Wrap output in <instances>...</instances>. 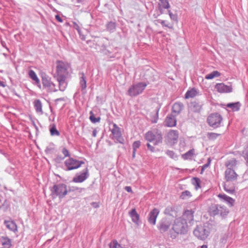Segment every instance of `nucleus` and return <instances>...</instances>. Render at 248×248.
<instances>
[{
	"mask_svg": "<svg viewBox=\"0 0 248 248\" xmlns=\"http://www.w3.org/2000/svg\"><path fill=\"white\" fill-rule=\"evenodd\" d=\"M104 53L107 55L108 57H109V58H114L115 57V55H113L112 56H111L110 54V52L109 51V50H106L104 51Z\"/></svg>",
	"mask_w": 248,
	"mask_h": 248,
	"instance_id": "864d4df0",
	"label": "nucleus"
},
{
	"mask_svg": "<svg viewBox=\"0 0 248 248\" xmlns=\"http://www.w3.org/2000/svg\"><path fill=\"white\" fill-rule=\"evenodd\" d=\"M241 104L239 102L229 103L226 105L227 108H230L233 111H238L240 110Z\"/></svg>",
	"mask_w": 248,
	"mask_h": 248,
	"instance_id": "bb28decb",
	"label": "nucleus"
},
{
	"mask_svg": "<svg viewBox=\"0 0 248 248\" xmlns=\"http://www.w3.org/2000/svg\"><path fill=\"white\" fill-rule=\"evenodd\" d=\"M168 137L171 142H175L178 138V132L177 130H171L168 133Z\"/></svg>",
	"mask_w": 248,
	"mask_h": 248,
	"instance_id": "393cba45",
	"label": "nucleus"
},
{
	"mask_svg": "<svg viewBox=\"0 0 248 248\" xmlns=\"http://www.w3.org/2000/svg\"><path fill=\"white\" fill-rule=\"evenodd\" d=\"M160 2L158 3V10H159L160 14H163L164 13L163 9H169L170 8V5L169 3L168 0H159Z\"/></svg>",
	"mask_w": 248,
	"mask_h": 248,
	"instance_id": "4be33fe9",
	"label": "nucleus"
},
{
	"mask_svg": "<svg viewBox=\"0 0 248 248\" xmlns=\"http://www.w3.org/2000/svg\"><path fill=\"white\" fill-rule=\"evenodd\" d=\"M69 68L70 64L67 62L62 61L56 62L57 80L59 82V90L61 91H64L67 87V84L65 80Z\"/></svg>",
	"mask_w": 248,
	"mask_h": 248,
	"instance_id": "f03ea898",
	"label": "nucleus"
},
{
	"mask_svg": "<svg viewBox=\"0 0 248 248\" xmlns=\"http://www.w3.org/2000/svg\"><path fill=\"white\" fill-rule=\"evenodd\" d=\"M190 108L191 110L194 112H199L202 108V106L196 102H193L191 103Z\"/></svg>",
	"mask_w": 248,
	"mask_h": 248,
	"instance_id": "c756f323",
	"label": "nucleus"
},
{
	"mask_svg": "<svg viewBox=\"0 0 248 248\" xmlns=\"http://www.w3.org/2000/svg\"><path fill=\"white\" fill-rule=\"evenodd\" d=\"M62 153L63 155L64 156L61 158L62 160L64 159L65 158L68 157H70V154L69 151L65 147H63L62 150Z\"/></svg>",
	"mask_w": 248,
	"mask_h": 248,
	"instance_id": "c03bdc74",
	"label": "nucleus"
},
{
	"mask_svg": "<svg viewBox=\"0 0 248 248\" xmlns=\"http://www.w3.org/2000/svg\"><path fill=\"white\" fill-rule=\"evenodd\" d=\"M81 39L82 40H85V36L84 35L82 34L81 33V35H79Z\"/></svg>",
	"mask_w": 248,
	"mask_h": 248,
	"instance_id": "680f3d73",
	"label": "nucleus"
},
{
	"mask_svg": "<svg viewBox=\"0 0 248 248\" xmlns=\"http://www.w3.org/2000/svg\"><path fill=\"white\" fill-rule=\"evenodd\" d=\"M145 138L149 142L154 141V145H157L162 141V137L161 134L155 135L152 131L147 132L145 134Z\"/></svg>",
	"mask_w": 248,
	"mask_h": 248,
	"instance_id": "9d476101",
	"label": "nucleus"
},
{
	"mask_svg": "<svg viewBox=\"0 0 248 248\" xmlns=\"http://www.w3.org/2000/svg\"><path fill=\"white\" fill-rule=\"evenodd\" d=\"M170 225V221L166 218H163L159 223L158 228L161 233L168 230Z\"/></svg>",
	"mask_w": 248,
	"mask_h": 248,
	"instance_id": "f3484780",
	"label": "nucleus"
},
{
	"mask_svg": "<svg viewBox=\"0 0 248 248\" xmlns=\"http://www.w3.org/2000/svg\"><path fill=\"white\" fill-rule=\"evenodd\" d=\"M4 224L6 228L14 232H17V226L14 220H5Z\"/></svg>",
	"mask_w": 248,
	"mask_h": 248,
	"instance_id": "aec40b11",
	"label": "nucleus"
},
{
	"mask_svg": "<svg viewBox=\"0 0 248 248\" xmlns=\"http://www.w3.org/2000/svg\"><path fill=\"white\" fill-rule=\"evenodd\" d=\"M29 77L34 81V84L36 85L40 89L41 88V85L35 72L32 70H30L28 73Z\"/></svg>",
	"mask_w": 248,
	"mask_h": 248,
	"instance_id": "412c9836",
	"label": "nucleus"
},
{
	"mask_svg": "<svg viewBox=\"0 0 248 248\" xmlns=\"http://www.w3.org/2000/svg\"><path fill=\"white\" fill-rule=\"evenodd\" d=\"M129 215L131 217L132 221L137 224L139 220L140 217L139 214L137 213L136 209L135 208L132 209L129 212Z\"/></svg>",
	"mask_w": 248,
	"mask_h": 248,
	"instance_id": "c85d7f7f",
	"label": "nucleus"
},
{
	"mask_svg": "<svg viewBox=\"0 0 248 248\" xmlns=\"http://www.w3.org/2000/svg\"><path fill=\"white\" fill-rule=\"evenodd\" d=\"M208 212L211 216H220L222 218L226 217L229 212L226 206L218 204H212Z\"/></svg>",
	"mask_w": 248,
	"mask_h": 248,
	"instance_id": "20e7f679",
	"label": "nucleus"
},
{
	"mask_svg": "<svg viewBox=\"0 0 248 248\" xmlns=\"http://www.w3.org/2000/svg\"><path fill=\"white\" fill-rule=\"evenodd\" d=\"M198 93L197 90L195 88H193L186 91L185 95V98L186 99L193 98L197 95Z\"/></svg>",
	"mask_w": 248,
	"mask_h": 248,
	"instance_id": "cd10ccee",
	"label": "nucleus"
},
{
	"mask_svg": "<svg viewBox=\"0 0 248 248\" xmlns=\"http://www.w3.org/2000/svg\"><path fill=\"white\" fill-rule=\"evenodd\" d=\"M136 150H133V153H132V157L133 158H135V155H136Z\"/></svg>",
	"mask_w": 248,
	"mask_h": 248,
	"instance_id": "e2e57ef3",
	"label": "nucleus"
},
{
	"mask_svg": "<svg viewBox=\"0 0 248 248\" xmlns=\"http://www.w3.org/2000/svg\"><path fill=\"white\" fill-rule=\"evenodd\" d=\"M33 106L35 111L37 113L40 115H42L43 114V111L42 109V104L39 99H36L34 101Z\"/></svg>",
	"mask_w": 248,
	"mask_h": 248,
	"instance_id": "b1692460",
	"label": "nucleus"
},
{
	"mask_svg": "<svg viewBox=\"0 0 248 248\" xmlns=\"http://www.w3.org/2000/svg\"><path fill=\"white\" fill-rule=\"evenodd\" d=\"M201 248H207V246L205 245H203L201 247Z\"/></svg>",
	"mask_w": 248,
	"mask_h": 248,
	"instance_id": "0e129e2a",
	"label": "nucleus"
},
{
	"mask_svg": "<svg viewBox=\"0 0 248 248\" xmlns=\"http://www.w3.org/2000/svg\"><path fill=\"white\" fill-rule=\"evenodd\" d=\"M41 78L43 88L46 89L47 92H55L58 91L55 84L51 81V78L49 76L46 74H43Z\"/></svg>",
	"mask_w": 248,
	"mask_h": 248,
	"instance_id": "6e6552de",
	"label": "nucleus"
},
{
	"mask_svg": "<svg viewBox=\"0 0 248 248\" xmlns=\"http://www.w3.org/2000/svg\"><path fill=\"white\" fill-rule=\"evenodd\" d=\"M97 133V130L96 129H94L93 131V134H92L93 136V137H95L96 136Z\"/></svg>",
	"mask_w": 248,
	"mask_h": 248,
	"instance_id": "13d9d810",
	"label": "nucleus"
},
{
	"mask_svg": "<svg viewBox=\"0 0 248 248\" xmlns=\"http://www.w3.org/2000/svg\"><path fill=\"white\" fill-rule=\"evenodd\" d=\"M148 83L144 82H139L133 84L129 87L127 94L131 97L138 96L143 93Z\"/></svg>",
	"mask_w": 248,
	"mask_h": 248,
	"instance_id": "39448f33",
	"label": "nucleus"
},
{
	"mask_svg": "<svg viewBox=\"0 0 248 248\" xmlns=\"http://www.w3.org/2000/svg\"><path fill=\"white\" fill-rule=\"evenodd\" d=\"M215 89L220 93H230L232 91L231 86L226 85L223 83H217L215 86Z\"/></svg>",
	"mask_w": 248,
	"mask_h": 248,
	"instance_id": "2eb2a0df",
	"label": "nucleus"
},
{
	"mask_svg": "<svg viewBox=\"0 0 248 248\" xmlns=\"http://www.w3.org/2000/svg\"><path fill=\"white\" fill-rule=\"evenodd\" d=\"M158 111H159V109H158L157 110V111L156 112L155 118V120L154 121H152V122L154 123H156L157 122V120L158 119Z\"/></svg>",
	"mask_w": 248,
	"mask_h": 248,
	"instance_id": "5fc2aeb1",
	"label": "nucleus"
},
{
	"mask_svg": "<svg viewBox=\"0 0 248 248\" xmlns=\"http://www.w3.org/2000/svg\"><path fill=\"white\" fill-rule=\"evenodd\" d=\"M236 165V160L234 158H232L231 160H228L226 163L225 165L227 169H233V167H234Z\"/></svg>",
	"mask_w": 248,
	"mask_h": 248,
	"instance_id": "72a5a7b5",
	"label": "nucleus"
},
{
	"mask_svg": "<svg viewBox=\"0 0 248 248\" xmlns=\"http://www.w3.org/2000/svg\"><path fill=\"white\" fill-rule=\"evenodd\" d=\"M220 135V134H217L214 132H208L207 134V137L210 140H215L218 136Z\"/></svg>",
	"mask_w": 248,
	"mask_h": 248,
	"instance_id": "58836bf2",
	"label": "nucleus"
},
{
	"mask_svg": "<svg viewBox=\"0 0 248 248\" xmlns=\"http://www.w3.org/2000/svg\"><path fill=\"white\" fill-rule=\"evenodd\" d=\"M73 28L78 31V34L81 35V30L79 25L76 22H73Z\"/></svg>",
	"mask_w": 248,
	"mask_h": 248,
	"instance_id": "8fccbe9b",
	"label": "nucleus"
},
{
	"mask_svg": "<svg viewBox=\"0 0 248 248\" xmlns=\"http://www.w3.org/2000/svg\"><path fill=\"white\" fill-rule=\"evenodd\" d=\"M159 213V210L157 208H154L149 214L148 222L152 225H155L156 218Z\"/></svg>",
	"mask_w": 248,
	"mask_h": 248,
	"instance_id": "dca6fc26",
	"label": "nucleus"
},
{
	"mask_svg": "<svg viewBox=\"0 0 248 248\" xmlns=\"http://www.w3.org/2000/svg\"><path fill=\"white\" fill-rule=\"evenodd\" d=\"M79 74L81 76L80 77L79 84L81 91L84 93L87 87L86 80L85 75L83 72L80 73Z\"/></svg>",
	"mask_w": 248,
	"mask_h": 248,
	"instance_id": "a878e982",
	"label": "nucleus"
},
{
	"mask_svg": "<svg viewBox=\"0 0 248 248\" xmlns=\"http://www.w3.org/2000/svg\"><path fill=\"white\" fill-rule=\"evenodd\" d=\"M85 163L83 161H79L69 157L64 161V165L66 167V170H71L79 168Z\"/></svg>",
	"mask_w": 248,
	"mask_h": 248,
	"instance_id": "1a4fd4ad",
	"label": "nucleus"
},
{
	"mask_svg": "<svg viewBox=\"0 0 248 248\" xmlns=\"http://www.w3.org/2000/svg\"><path fill=\"white\" fill-rule=\"evenodd\" d=\"M147 146L148 149L152 153L155 152V148L152 146L150 144L147 143Z\"/></svg>",
	"mask_w": 248,
	"mask_h": 248,
	"instance_id": "603ef678",
	"label": "nucleus"
},
{
	"mask_svg": "<svg viewBox=\"0 0 248 248\" xmlns=\"http://www.w3.org/2000/svg\"><path fill=\"white\" fill-rule=\"evenodd\" d=\"M210 233L209 229L206 224L197 226L193 231L195 237L200 240H204L207 238Z\"/></svg>",
	"mask_w": 248,
	"mask_h": 248,
	"instance_id": "0eeeda50",
	"label": "nucleus"
},
{
	"mask_svg": "<svg viewBox=\"0 0 248 248\" xmlns=\"http://www.w3.org/2000/svg\"><path fill=\"white\" fill-rule=\"evenodd\" d=\"M211 160L210 158H209L208 159V160H207V162L206 163H205V164H204L202 166V171H204V170L205 169H206V168H207L211 164Z\"/></svg>",
	"mask_w": 248,
	"mask_h": 248,
	"instance_id": "09e8293b",
	"label": "nucleus"
},
{
	"mask_svg": "<svg viewBox=\"0 0 248 248\" xmlns=\"http://www.w3.org/2000/svg\"><path fill=\"white\" fill-rule=\"evenodd\" d=\"M166 154L171 158L173 159H176L177 158V155L173 151L171 150H167L166 151Z\"/></svg>",
	"mask_w": 248,
	"mask_h": 248,
	"instance_id": "37998d69",
	"label": "nucleus"
},
{
	"mask_svg": "<svg viewBox=\"0 0 248 248\" xmlns=\"http://www.w3.org/2000/svg\"><path fill=\"white\" fill-rule=\"evenodd\" d=\"M207 122L213 128H219L223 125V118L218 113H213L208 116Z\"/></svg>",
	"mask_w": 248,
	"mask_h": 248,
	"instance_id": "423d86ee",
	"label": "nucleus"
},
{
	"mask_svg": "<svg viewBox=\"0 0 248 248\" xmlns=\"http://www.w3.org/2000/svg\"><path fill=\"white\" fill-rule=\"evenodd\" d=\"M224 190L230 194L234 193L235 191V186L233 184H230V182L227 181L223 185Z\"/></svg>",
	"mask_w": 248,
	"mask_h": 248,
	"instance_id": "5701e85b",
	"label": "nucleus"
},
{
	"mask_svg": "<svg viewBox=\"0 0 248 248\" xmlns=\"http://www.w3.org/2000/svg\"><path fill=\"white\" fill-rule=\"evenodd\" d=\"M201 180L197 177H194L192 179V183L193 185L195 186V188L196 189H198V188L201 187Z\"/></svg>",
	"mask_w": 248,
	"mask_h": 248,
	"instance_id": "4c0bfd02",
	"label": "nucleus"
},
{
	"mask_svg": "<svg viewBox=\"0 0 248 248\" xmlns=\"http://www.w3.org/2000/svg\"><path fill=\"white\" fill-rule=\"evenodd\" d=\"M238 175L233 169H227L225 172V178L227 182L236 181Z\"/></svg>",
	"mask_w": 248,
	"mask_h": 248,
	"instance_id": "ddd939ff",
	"label": "nucleus"
},
{
	"mask_svg": "<svg viewBox=\"0 0 248 248\" xmlns=\"http://www.w3.org/2000/svg\"><path fill=\"white\" fill-rule=\"evenodd\" d=\"M194 211L192 209L186 210L182 216L176 218L172 225V230L176 235H171V237L175 238L178 234H184L188 232L187 222L190 226L193 224Z\"/></svg>",
	"mask_w": 248,
	"mask_h": 248,
	"instance_id": "f257e3e1",
	"label": "nucleus"
},
{
	"mask_svg": "<svg viewBox=\"0 0 248 248\" xmlns=\"http://www.w3.org/2000/svg\"><path fill=\"white\" fill-rule=\"evenodd\" d=\"M109 248H122L120 244H119L117 240H113L109 245Z\"/></svg>",
	"mask_w": 248,
	"mask_h": 248,
	"instance_id": "a19ab883",
	"label": "nucleus"
},
{
	"mask_svg": "<svg viewBox=\"0 0 248 248\" xmlns=\"http://www.w3.org/2000/svg\"><path fill=\"white\" fill-rule=\"evenodd\" d=\"M217 197L221 201L226 202L230 207H232L234 205L235 200L227 195L225 194H219Z\"/></svg>",
	"mask_w": 248,
	"mask_h": 248,
	"instance_id": "a211bd4d",
	"label": "nucleus"
},
{
	"mask_svg": "<svg viewBox=\"0 0 248 248\" xmlns=\"http://www.w3.org/2000/svg\"><path fill=\"white\" fill-rule=\"evenodd\" d=\"M111 131L114 138L118 142L122 144L124 143V139L122 136L120 128L116 124H113V128L111 129Z\"/></svg>",
	"mask_w": 248,
	"mask_h": 248,
	"instance_id": "f8f14e48",
	"label": "nucleus"
},
{
	"mask_svg": "<svg viewBox=\"0 0 248 248\" xmlns=\"http://www.w3.org/2000/svg\"><path fill=\"white\" fill-rule=\"evenodd\" d=\"M243 154L245 159L247 160V162L248 163V148L245 149L243 151Z\"/></svg>",
	"mask_w": 248,
	"mask_h": 248,
	"instance_id": "3c124183",
	"label": "nucleus"
},
{
	"mask_svg": "<svg viewBox=\"0 0 248 248\" xmlns=\"http://www.w3.org/2000/svg\"><path fill=\"white\" fill-rule=\"evenodd\" d=\"M83 190H84V188H83L78 187L77 186H72L69 191H78L79 192H81Z\"/></svg>",
	"mask_w": 248,
	"mask_h": 248,
	"instance_id": "de8ad7c7",
	"label": "nucleus"
},
{
	"mask_svg": "<svg viewBox=\"0 0 248 248\" xmlns=\"http://www.w3.org/2000/svg\"><path fill=\"white\" fill-rule=\"evenodd\" d=\"M50 190L53 198L58 197L60 199H62L68 193L67 186L63 183L54 184L51 187H50Z\"/></svg>",
	"mask_w": 248,
	"mask_h": 248,
	"instance_id": "7ed1b4c3",
	"label": "nucleus"
},
{
	"mask_svg": "<svg viewBox=\"0 0 248 248\" xmlns=\"http://www.w3.org/2000/svg\"><path fill=\"white\" fill-rule=\"evenodd\" d=\"M177 120L176 115L173 114H170L167 115L164 121V124L166 126L172 127L176 125Z\"/></svg>",
	"mask_w": 248,
	"mask_h": 248,
	"instance_id": "4468645a",
	"label": "nucleus"
},
{
	"mask_svg": "<svg viewBox=\"0 0 248 248\" xmlns=\"http://www.w3.org/2000/svg\"><path fill=\"white\" fill-rule=\"evenodd\" d=\"M220 76V73L217 71H214L212 73L205 76V79H212L215 77H218Z\"/></svg>",
	"mask_w": 248,
	"mask_h": 248,
	"instance_id": "f704fd0d",
	"label": "nucleus"
},
{
	"mask_svg": "<svg viewBox=\"0 0 248 248\" xmlns=\"http://www.w3.org/2000/svg\"><path fill=\"white\" fill-rule=\"evenodd\" d=\"M6 86V84L3 81L0 80V87H5Z\"/></svg>",
	"mask_w": 248,
	"mask_h": 248,
	"instance_id": "bf43d9fd",
	"label": "nucleus"
},
{
	"mask_svg": "<svg viewBox=\"0 0 248 248\" xmlns=\"http://www.w3.org/2000/svg\"><path fill=\"white\" fill-rule=\"evenodd\" d=\"M140 144L141 142L139 140L134 141L132 144L133 150H137L140 147Z\"/></svg>",
	"mask_w": 248,
	"mask_h": 248,
	"instance_id": "a18cd8bd",
	"label": "nucleus"
},
{
	"mask_svg": "<svg viewBox=\"0 0 248 248\" xmlns=\"http://www.w3.org/2000/svg\"><path fill=\"white\" fill-rule=\"evenodd\" d=\"M106 26L108 31L110 32H113L115 31L116 24L115 22L110 21L107 24Z\"/></svg>",
	"mask_w": 248,
	"mask_h": 248,
	"instance_id": "2f4dec72",
	"label": "nucleus"
},
{
	"mask_svg": "<svg viewBox=\"0 0 248 248\" xmlns=\"http://www.w3.org/2000/svg\"><path fill=\"white\" fill-rule=\"evenodd\" d=\"M2 244L5 248H10L11 240L8 237H2Z\"/></svg>",
	"mask_w": 248,
	"mask_h": 248,
	"instance_id": "473e14b6",
	"label": "nucleus"
},
{
	"mask_svg": "<svg viewBox=\"0 0 248 248\" xmlns=\"http://www.w3.org/2000/svg\"><path fill=\"white\" fill-rule=\"evenodd\" d=\"M89 176V170L88 167H86L81 172L77 173L72 181L75 183H82Z\"/></svg>",
	"mask_w": 248,
	"mask_h": 248,
	"instance_id": "9b49d317",
	"label": "nucleus"
},
{
	"mask_svg": "<svg viewBox=\"0 0 248 248\" xmlns=\"http://www.w3.org/2000/svg\"><path fill=\"white\" fill-rule=\"evenodd\" d=\"M49 131L51 136H59L60 135V132L57 129L55 124L50 125Z\"/></svg>",
	"mask_w": 248,
	"mask_h": 248,
	"instance_id": "7c9ffc66",
	"label": "nucleus"
},
{
	"mask_svg": "<svg viewBox=\"0 0 248 248\" xmlns=\"http://www.w3.org/2000/svg\"><path fill=\"white\" fill-rule=\"evenodd\" d=\"M168 14L170 19L173 21H177V16L175 14H173L170 10L168 9Z\"/></svg>",
	"mask_w": 248,
	"mask_h": 248,
	"instance_id": "49530a36",
	"label": "nucleus"
},
{
	"mask_svg": "<svg viewBox=\"0 0 248 248\" xmlns=\"http://www.w3.org/2000/svg\"><path fill=\"white\" fill-rule=\"evenodd\" d=\"M90 119L91 120V121L93 123H97V122H100V118L99 117H95L93 112L92 111H91L90 112Z\"/></svg>",
	"mask_w": 248,
	"mask_h": 248,
	"instance_id": "79ce46f5",
	"label": "nucleus"
},
{
	"mask_svg": "<svg viewBox=\"0 0 248 248\" xmlns=\"http://www.w3.org/2000/svg\"><path fill=\"white\" fill-rule=\"evenodd\" d=\"M194 154V150L191 149L182 155L184 159H190Z\"/></svg>",
	"mask_w": 248,
	"mask_h": 248,
	"instance_id": "e433bc0d",
	"label": "nucleus"
},
{
	"mask_svg": "<svg viewBox=\"0 0 248 248\" xmlns=\"http://www.w3.org/2000/svg\"><path fill=\"white\" fill-rule=\"evenodd\" d=\"M124 189L128 192H129V193H133V191L132 190V188L130 186H125L124 187Z\"/></svg>",
	"mask_w": 248,
	"mask_h": 248,
	"instance_id": "6e6d98bb",
	"label": "nucleus"
},
{
	"mask_svg": "<svg viewBox=\"0 0 248 248\" xmlns=\"http://www.w3.org/2000/svg\"><path fill=\"white\" fill-rule=\"evenodd\" d=\"M1 44L3 47H5L7 49V48L6 47V43L4 41H1Z\"/></svg>",
	"mask_w": 248,
	"mask_h": 248,
	"instance_id": "052dcab7",
	"label": "nucleus"
},
{
	"mask_svg": "<svg viewBox=\"0 0 248 248\" xmlns=\"http://www.w3.org/2000/svg\"><path fill=\"white\" fill-rule=\"evenodd\" d=\"M157 21L158 23H160L163 27H166L170 29H172L173 28L172 25H170L166 20L158 19Z\"/></svg>",
	"mask_w": 248,
	"mask_h": 248,
	"instance_id": "ea45409f",
	"label": "nucleus"
},
{
	"mask_svg": "<svg viewBox=\"0 0 248 248\" xmlns=\"http://www.w3.org/2000/svg\"><path fill=\"white\" fill-rule=\"evenodd\" d=\"M55 18L58 21H59L60 22H62V18L59 15H56L55 16Z\"/></svg>",
	"mask_w": 248,
	"mask_h": 248,
	"instance_id": "4d7b16f0",
	"label": "nucleus"
},
{
	"mask_svg": "<svg viewBox=\"0 0 248 248\" xmlns=\"http://www.w3.org/2000/svg\"><path fill=\"white\" fill-rule=\"evenodd\" d=\"M191 196V193L189 191L185 190L181 193L180 198L182 200H187L190 198Z\"/></svg>",
	"mask_w": 248,
	"mask_h": 248,
	"instance_id": "c9c22d12",
	"label": "nucleus"
},
{
	"mask_svg": "<svg viewBox=\"0 0 248 248\" xmlns=\"http://www.w3.org/2000/svg\"><path fill=\"white\" fill-rule=\"evenodd\" d=\"M184 104L180 102H175L172 107V112L175 114V115L179 114L184 109Z\"/></svg>",
	"mask_w": 248,
	"mask_h": 248,
	"instance_id": "6ab92c4d",
	"label": "nucleus"
}]
</instances>
